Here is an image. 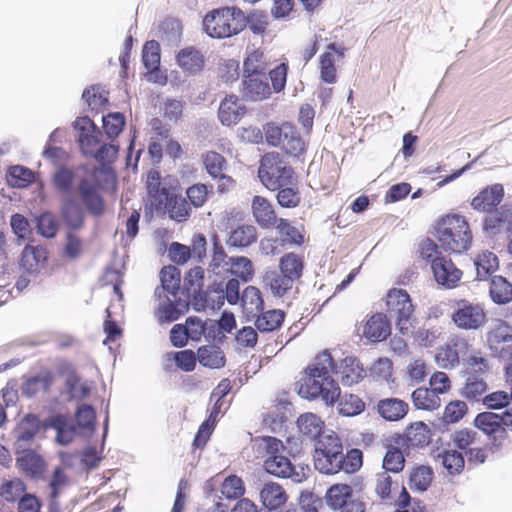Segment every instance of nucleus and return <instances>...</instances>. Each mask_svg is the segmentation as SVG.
Returning a JSON list of instances; mask_svg holds the SVG:
<instances>
[{
  "instance_id": "1",
  "label": "nucleus",
  "mask_w": 512,
  "mask_h": 512,
  "mask_svg": "<svg viewBox=\"0 0 512 512\" xmlns=\"http://www.w3.org/2000/svg\"><path fill=\"white\" fill-rule=\"evenodd\" d=\"M258 458L264 459V469L267 473L290 479L294 483H302L308 477L310 468L308 465H294L290 459L283 455L285 446L275 437H261L253 441Z\"/></svg>"
},
{
  "instance_id": "2",
  "label": "nucleus",
  "mask_w": 512,
  "mask_h": 512,
  "mask_svg": "<svg viewBox=\"0 0 512 512\" xmlns=\"http://www.w3.org/2000/svg\"><path fill=\"white\" fill-rule=\"evenodd\" d=\"M332 370L333 360L328 352L316 356L300 382L299 395L307 399L321 398L326 405H332L340 393L338 384L330 377Z\"/></svg>"
},
{
  "instance_id": "3",
  "label": "nucleus",
  "mask_w": 512,
  "mask_h": 512,
  "mask_svg": "<svg viewBox=\"0 0 512 512\" xmlns=\"http://www.w3.org/2000/svg\"><path fill=\"white\" fill-rule=\"evenodd\" d=\"M435 236L441 248L460 254L471 246L472 234L468 222L460 215H447L436 225Z\"/></svg>"
},
{
  "instance_id": "4",
  "label": "nucleus",
  "mask_w": 512,
  "mask_h": 512,
  "mask_svg": "<svg viewBox=\"0 0 512 512\" xmlns=\"http://www.w3.org/2000/svg\"><path fill=\"white\" fill-rule=\"evenodd\" d=\"M245 27V14L236 7L214 10L203 19V29L212 38H228L240 33Z\"/></svg>"
},
{
  "instance_id": "5",
  "label": "nucleus",
  "mask_w": 512,
  "mask_h": 512,
  "mask_svg": "<svg viewBox=\"0 0 512 512\" xmlns=\"http://www.w3.org/2000/svg\"><path fill=\"white\" fill-rule=\"evenodd\" d=\"M294 170L282 155L277 152H269L262 156L258 170L261 183L269 190L293 184Z\"/></svg>"
},
{
  "instance_id": "6",
  "label": "nucleus",
  "mask_w": 512,
  "mask_h": 512,
  "mask_svg": "<svg viewBox=\"0 0 512 512\" xmlns=\"http://www.w3.org/2000/svg\"><path fill=\"white\" fill-rule=\"evenodd\" d=\"M362 465V453L358 449L343 452H314L315 469L323 474H336L339 471L352 473Z\"/></svg>"
},
{
  "instance_id": "7",
  "label": "nucleus",
  "mask_w": 512,
  "mask_h": 512,
  "mask_svg": "<svg viewBox=\"0 0 512 512\" xmlns=\"http://www.w3.org/2000/svg\"><path fill=\"white\" fill-rule=\"evenodd\" d=\"M386 305L389 315L395 319L396 326L402 334L410 331L414 307L409 294L403 289H391L386 297Z\"/></svg>"
},
{
  "instance_id": "8",
  "label": "nucleus",
  "mask_w": 512,
  "mask_h": 512,
  "mask_svg": "<svg viewBox=\"0 0 512 512\" xmlns=\"http://www.w3.org/2000/svg\"><path fill=\"white\" fill-rule=\"evenodd\" d=\"M486 343L491 355L506 359L512 355V326L503 320L495 321L486 334Z\"/></svg>"
},
{
  "instance_id": "9",
  "label": "nucleus",
  "mask_w": 512,
  "mask_h": 512,
  "mask_svg": "<svg viewBox=\"0 0 512 512\" xmlns=\"http://www.w3.org/2000/svg\"><path fill=\"white\" fill-rule=\"evenodd\" d=\"M452 321L460 329L477 330L485 324L486 313L479 303L463 299L456 302Z\"/></svg>"
},
{
  "instance_id": "10",
  "label": "nucleus",
  "mask_w": 512,
  "mask_h": 512,
  "mask_svg": "<svg viewBox=\"0 0 512 512\" xmlns=\"http://www.w3.org/2000/svg\"><path fill=\"white\" fill-rule=\"evenodd\" d=\"M100 182L95 174H88L80 178L76 185V192L86 209L94 216L104 212V201L100 193Z\"/></svg>"
},
{
  "instance_id": "11",
  "label": "nucleus",
  "mask_w": 512,
  "mask_h": 512,
  "mask_svg": "<svg viewBox=\"0 0 512 512\" xmlns=\"http://www.w3.org/2000/svg\"><path fill=\"white\" fill-rule=\"evenodd\" d=\"M468 341L460 336L452 335L448 342L441 347L435 356L436 362L442 368H453L459 364L468 351Z\"/></svg>"
},
{
  "instance_id": "12",
  "label": "nucleus",
  "mask_w": 512,
  "mask_h": 512,
  "mask_svg": "<svg viewBox=\"0 0 512 512\" xmlns=\"http://www.w3.org/2000/svg\"><path fill=\"white\" fill-rule=\"evenodd\" d=\"M73 126L78 132V142L82 152L85 155L93 154L94 148H96L100 142V130L87 116L77 118Z\"/></svg>"
},
{
  "instance_id": "13",
  "label": "nucleus",
  "mask_w": 512,
  "mask_h": 512,
  "mask_svg": "<svg viewBox=\"0 0 512 512\" xmlns=\"http://www.w3.org/2000/svg\"><path fill=\"white\" fill-rule=\"evenodd\" d=\"M431 270L436 282L448 289L456 287L462 277V271L446 256L433 259Z\"/></svg>"
},
{
  "instance_id": "14",
  "label": "nucleus",
  "mask_w": 512,
  "mask_h": 512,
  "mask_svg": "<svg viewBox=\"0 0 512 512\" xmlns=\"http://www.w3.org/2000/svg\"><path fill=\"white\" fill-rule=\"evenodd\" d=\"M504 198V187L502 184L496 183L482 189L475 197L472 198L470 205L478 212L493 211Z\"/></svg>"
},
{
  "instance_id": "15",
  "label": "nucleus",
  "mask_w": 512,
  "mask_h": 512,
  "mask_svg": "<svg viewBox=\"0 0 512 512\" xmlns=\"http://www.w3.org/2000/svg\"><path fill=\"white\" fill-rule=\"evenodd\" d=\"M241 93L244 99L262 101L271 95L267 76L243 75Z\"/></svg>"
},
{
  "instance_id": "16",
  "label": "nucleus",
  "mask_w": 512,
  "mask_h": 512,
  "mask_svg": "<svg viewBox=\"0 0 512 512\" xmlns=\"http://www.w3.org/2000/svg\"><path fill=\"white\" fill-rule=\"evenodd\" d=\"M430 429L423 422L411 424L403 435H395L391 441L396 445H407L408 447H423L430 442Z\"/></svg>"
},
{
  "instance_id": "17",
  "label": "nucleus",
  "mask_w": 512,
  "mask_h": 512,
  "mask_svg": "<svg viewBox=\"0 0 512 512\" xmlns=\"http://www.w3.org/2000/svg\"><path fill=\"white\" fill-rule=\"evenodd\" d=\"M63 222L72 230L80 229L84 224V208L72 194L63 195L60 207Z\"/></svg>"
},
{
  "instance_id": "18",
  "label": "nucleus",
  "mask_w": 512,
  "mask_h": 512,
  "mask_svg": "<svg viewBox=\"0 0 512 512\" xmlns=\"http://www.w3.org/2000/svg\"><path fill=\"white\" fill-rule=\"evenodd\" d=\"M40 427V420L35 415L29 414L22 419L14 432L17 453L25 452L29 449L30 443L39 432Z\"/></svg>"
},
{
  "instance_id": "19",
  "label": "nucleus",
  "mask_w": 512,
  "mask_h": 512,
  "mask_svg": "<svg viewBox=\"0 0 512 512\" xmlns=\"http://www.w3.org/2000/svg\"><path fill=\"white\" fill-rule=\"evenodd\" d=\"M487 213L483 229L488 236H495L504 230L512 229V210L507 206H501Z\"/></svg>"
},
{
  "instance_id": "20",
  "label": "nucleus",
  "mask_w": 512,
  "mask_h": 512,
  "mask_svg": "<svg viewBox=\"0 0 512 512\" xmlns=\"http://www.w3.org/2000/svg\"><path fill=\"white\" fill-rule=\"evenodd\" d=\"M70 482L63 469L57 467L51 476L48 485L49 512H62L60 497L69 488Z\"/></svg>"
},
{
  "instance_id": "21",
  "label": "nucleus",
  "mask_w": 512,
  "mask_h": 512,
  "mask_svg": "<svg viewBox=\"0 0 512 512\" xmlns=\"http://www.w3.org/2000/svg\"><path fill=\"white\" fill-rule=\"evenodd\" d=\"M252 215L262 229L274 227L279 221L272 203L263 196L256 195L251 203Z\"/></svg>"
},
{
  "instance_id": "22",
  "label": "nucleus",
  "mask_w": 512,
  "mask_h": 512,
  "mask_svg": "<svg viewBox=\"0 0 512 512\" xmlns=\"http://www.w3.org/2000/svg\"><path fill=\"white\" fill-rule=\"evenodd\" d=\"M260 498L264 508L262 510H270L273 512H287L278 510L287 500V495L283 487L275 482L264 484L260 491ZM295 512V509H292Z\"/></svg>"
},
{
  "instance_id": "23",
  "label": "nucleus",
  "mask_w": 512,
  "mask_h": 512,
  "mask_svg": "<svg viewBox=\"0 0 512 512\" xmlns=\"http://www.w3.org/2000/svg\"><path fill=\"white\" fill-rule=\"evenodd\" d=\"M391 333L390 323L382 313L372 315L363 326L362 335L370 342L385 340Z\"/></svg>"
},
{
  "instance_id": "24",
  "label": "nucleus",
  "mask_w": 512,
  "mask_h": 512,
  "mask_svg": "<svg viewBox=\"0 0 512 512\" xmlns=\"http://www.w3.org/2000/svg\"><path fill=\"white\" fill-rule=\"evenodd\" d=\"M336 374L339 375L343 385L352 386L361 381L366 372L358 359L346 357L337 366Z\"/></svg>"
},
{
  "instance_id": "25",
  "label": "nucleus",
  "mask_w": 512,
  "mask_h": 512,
  "mask_svg": "<svg viewBox=\"0 0 512 512\" xmlns=\"http://www.w3.org/2000/svg\"><path fill=\"white\" fill-rule=\"evenodd\" d=\"M245 114V107L242 106L235 95L225 97L218 109V118L225 126L237 124Z\"/></svg>"
},
{
  "instance_id": "26",
  "label": "nucleus",
  "mask_w": 512,
  "mask_h": 512,
  "mask_svg": "<svg viewBox=\"0 0 512 512\" xmlns=\"http://www.w3.org/2000/svg\"><path fill=\"white\" fill-rule=\"evenodd\" d=\"M409 406L399 398L381 399L377 404V412L386 421H399L408 413Z\"/></svg>"
},
{
  "instance_id": "27",
  "label": "nucleus",
  "mask_w": 512,
  "mask_h": 512,
  "mask_svg": "<svg viewBox=\"0 0 512 512\" xmlns=\"http://www.w3.org/2000/svg\"><path fill=\"white\" fill-rule=\"evenodd\" d=\"M177 63L188 74H195L204 66V56L194 47H186L177 54Z\"/></svg>"
},
{
  "instance_id": "28",
  "label": "nucleus",
  "mask_w": 512,
  "mask_h": 512,
  "mask_svg": "<svg viewBox=\"0 0 512 512\" xmlns=\"http://www.w3.org/2000/svg\"><path fill=\"white\" fill-rule=\"evenodd\" d=\"M47 260V251L42 246L27 245L21 255V266L30 274L36 273Z\"/></svg>"
},
{
  "instance_id": "29",
  "label": "nucleus",
  "mask_w": 512,
  "mask_h": 512,
  "mask_svg": "<svg viewBox=\"0 0 512 512\" xmlns=\"http://www.w3.org/2000/svg\"><path fill=\"white\" fill-rule=\"evenodd\" d=\"M257 240V228L252 224H241L233 228L227 240L231 247L245 248Z\"/></svg>"
},
{
  "instance_id": "30",
  "label": "nucleus",
  "mask_w": 512,
  "mask_h": 512,
  "mask_svg": "<svg viewBox=\"0 0 512 512\" xmlns=\"http://www.w3.org/2000/svg\"><path fill=\"white\" fill-rule=\"evenodd\" d=\"M474 424L478 429L489 436L501 433L502 438L507 437L506 429L501 427L499 413H479L474 420Z\"/></svg>"
},
{
  "instance_id": "31",
  "label": "nucleus",
  "mask_w": 512,
  "mask_h": 512,
  "mask_svg": "<svg viewBox=\"0 0 512 512\" xmlns=\"http://www.w3.org/2000/svg\"><path fill=\"white\" fill-rule=\"evenodd\" d=\"M182 35V25L178 19L166 18L159 24L157 36L168 46L177 45Z\"/></svg>"
},
{
  "instance_id": "32",
  "label": "nucleus",
  "mask_w": 512,
  "mask_h": 512,
  "mask_svg": "<svg viewBox=\"0 0 512 512\" xmlns=\"http://www.w3.org/2000/svg\"><path fill=\"white\" fill-rule=\"evenodd\" d=\"M240 301L247 316L256 317L264 309V301L261 292L255 286L246 287Z\"/></svg>"
},
{
  "instance_id": "33",
  "label": "nucleus",
  "mask_w": 512,
  "mask_h": 512,
  "mask_svg": "<svg viewBox=\"0 0 512 512\" xmlns=\"http://www.w3.org/2000/svg\"><path fill=\"white\" fill-rule=\"evenodd\" d=\"M197 359L201 365L211 369H219L225 365L223 351L216 345L201 346L197 350Z\"/></svg>"
},
{
  "instance_id": "34",
  "label": "nucleus",
  "mask_w": 512,
  "mask_h": 512,
  "mask_svg": "<svg viewBox=\"0 0 512 512\" xmlns=\"http://www.w3.org/2000/svg\"><path fill=\"white\" fill-rule=\"evenodd\" d=\"M412 402L416 409L433 411L440 407V397L431 388H417L413 391Z\"/></svg>"
},
{
  "instance_id": "35",
  "label": "nucleus",
  "mask_w": 512,
  "mask_h": 512,
  "mask_svg": "<svg viewBox=\"0 0 512 512\" xmlns=\"http://www.w3.org/2000/svg\"><path fill=\"white\" fill-rule=\"evenodd\" d=\"M299 431L310 439H317L323 432L324 422L314 413H305L297 420Z\"/></svg>"
},
{
  "instance_id": "36",
  "label": "nucleus",
  "mask_w": 512,
  "mask_h": 512,
  "mask_svg": "<svg viewBox=\"0 0 512 512\" xmlns=\"http://www.w3.org/2000/svg\"><path fill=\"white\" fill-rule=\"evenodd\" d=\"M269 61L261 50L251 52L243 62V75L267 76Z\"/></svg>"
},
{
  "instance_id": "37",
  "label": "nucleus",
  "mask_w": 512,
  "mask_h": 512,
  "mask_svg": "<svg viewBox=\"0 0 512 512\" xmlns=\"http://www.w3.org/2000/svg\"><path fill=\"white\" fill-rule=\"evenodd\" d=\"M161 290L156 289L155 294L161 298L162 292H167L173 296H176L180 288V272L174 266H166L161 270Z\"/></svg>"
},
{
  "instance_id": "38",
  "label": "nucleus",
  "mask_w": 512,
  "mask_h": 512,
  "mask_svg": "<svg viewBox=\"0 0 512 512\" xmlns=\"http://www.w3.org/2000/svg\"><path fill=\"white\" fill-rule=\"evenodd\" d=\"M214 292L217 294V303L216 307L219 309L224 304V300L226 299L230 305L237 304L240 297V283L236 278H232L227 281L224 287L221 284L214 289ZM215 308V304L212 306Z\"/></svg>"
},
{
  "instance_id": "39",
  "label": "nucleus",
  "mask_w": 512,
  "mask_h": 512,
  "mask_svg": "<svg viewBox=\"0 0 512 512\" xmlns=\"http://www.w3.org/2000/svg\"><path fill=\"white\" fill-rule=\"evenodd\" d=\"M489 292L496 304H506L512 300V284L502 276L492 278Z\"/></svg>"
},
{
  "instance_id": "40",
  "label": "nucleus",
  "mask_w": 512,
  "mask_h": 512,
  "mask_svg": "<svg viewBox=\"0 0 512 512\" xmlns=\"http://www.w3.org/2000/svg\"><path fill=\"white\" fill-rule=\"evenodd\" d=\"M255 326L260 332H271L279 328L284 321V312L281 310H270L261 312L256 316Z\"/></svg>"
},
{
  "instance_id": "41",
  "label": "nucleus",
  "mask_w": 512,
  "mask_h": 512,
  "mask_svg": "<svg viewBox=\"0 0 512 512\" xmlns=\"http://www.w3.org/2000/svg\"><path fill=\"white\" fill-rule=\"evenodd\" d=\"M391 444L387 446L386 454L383 458L384 472L399 473L405 465V457L399 446L390 440Z\"/></svg>"
},
{
  "instance_id": "42",
  "label": "nucleus",
  "mask_w": 512,
  "mask_h": 512,
  "mask_svg": "<svg viewBox=\"0 0 512 512\" xmlns=\"http://www.w3.org/2000/svg\"><path fill=\"white\" fill-rule=\"evenodd\" d=\"M478 280H486L492 273H494L499 266L497 256L490 252L484 251L478 255L475 260Z\"/></svg>"
},
{
  "instance_id": "43",
  "label": "nucleus",
  "mask_w": 512,
  "mask_h": 512,
  "mask_svg": "<svg viewBox=\"0 0 512 512\" xmlns=\"http://www.w3.org/2000/svg\"><path fill=\"white\" fill-rule=\"evenodd\" d=\"M264 282L269 286L272 294L276 297H282L293 286V282L287 275L278 272H269L264 278Z\"/></svg>"
},
{
  "instance_id": "44",
  "label": "nucleus",
  "mask_w": 512,
  "mask_h": 512,
  "mask_svg": "<svg viewBox=\"0 0 512 512\" xmlns=\"http://www.w3.org/2000/svg\"><path fill=\"white\" fill-rule=\"evenodd\" d=\"M280 271L292 281L299 279L303 271V260L295 253H287L280 259Z\"/></svg>"
},
{
  "instance_id": "45",
  "label": "nucleus",
  "mask_w": 512,
  "mask_h": 512,
  "mask_svg": "<svg viewBox=\"0 0 512 512\" xmlns=\"http://www.w3.org/2000/svg\"><path fill=\"white\" fill-rule=\"evenodd\" d=\"M338 400V411L341 415L351 417L360 414L365 409V403L357 395L344 394Z\"/></svg>"
},
{
  "instance_id": "46",
  "label": "nucleus",
  "mask_w": 512,
  "mask_h": 512,
  "mask_svg": "<svg viewBox=\"0 0 512 512\" xmlns=\"http://www.w3.org/2000/svg\"><path fill=\"white\" fill-rule=\"evenodd\" d=\"M351 495V487L346 484L334 485L326 493V503L333 509H342L348 505L347 499Z\"/></svg>"
},
{
  "instance_id": "47",
  "label": "nucleus",
  "mask_w": 512,
  "mask_h": 512,
  "mask_svg": "<svg viewBox=\"0 0 512 512\" xmlns=\"http://www.w3.org/2000/svg\"><path fill=\"white\" fill-rule=\"evenodd\" d=\"M436 461L440 463L449 474L459 473L464 468V457L456 450H447L439 453Z\"/></svg>"
},
{
  "instance_id": "48",
  "label": "nucleus",
  "mask_w": 512,
  "mask_h": 512,
  "mask_svg": "<svg viewBox=\"0 0 512 512\" xmlns=\"http://www.w3.org/2000/svg\"><path fill=\"white\" fill-rule=\"evenodd\" d=\"M230 272L231 274L239 277L244 282L252 280L254 275V268L252 261L244 256H237L230 258Z\"/></svg>"
},
{
  "instance_id": "49",
  "label": "nucleus",
  "mask_w": 512,
  "mask_h": 512,
  "mask_svg": "<svg viewBox=\"0 0 512 512\" xmlns=\"http://www.w3.org/2000/svg\"><path fill=\"white\" fill-rule=\"evenodd\" d=\"M343 452V445L334 431L323 432L315 442L314 452Z\"/></svg>"
},
{
  "instance_id": "50",
  "label": "nucleus",
  "mask_w": 512,
  "mask_h": 512,
  "mask_svg": "<svg viewBox=\"0 0 512 512\" xmlns=\"http://www.w3.org/2000/svg\"><path fill=\"white\" fill-rule=\"evenodd\" d=\"M51 427L57 432L56 441L60 445H68L75 436V429L63 416H56L51 420Z\"/></svg>"
},
{
  "instance_id": "51",
  "label": "nucleus",
  "mask_w": 512,
  "mask_h": 512,
  "mask_svg": "<svg viewBox=\"0 0 512 512\" xmlns=\"http://www.w3.org/2000/svg\"><path fill=\"white\" fill-rule=\"evenodd\" d=\"M213 241V251H212V259L209 265V271L214 274L219 273V268H228L230 265V258L226 254L224 247L222 246L217 235H214L212 238Z\"/></svg>"
},
{
  "instance_id": "52",
  "label": "nucleus",
  "mask_w": 512,
  "mask_h": 512,
  "mask_svg": "<svg viewBox=\"0 0 512 512\" xmlns=\"http://www.w3.org/2000/svg\"><path fill=\"white\" fill-rule=\"evenodd\" d=\"M75 180V172L67 167H59L53 174V184L55 188L64 193V195L70 194Z\"/></svg>"
},
{
  "instance_id": "53",
  "label": "nucleus",
  "mask_w": 512,
  "mask_h": 512,
  "mask_svg": "<svg viewBox=\"0 0 512 512\" xmlns=\"http://www.w3.org/2000/svg\"><path fill=\"white\" fill-rule=\"evenodd\" d=\"M34 179V173L24 166H13L9 169L7 181L9 185L17 188L28 186Z\"/></svg>"
},
{
  "instance_id": "54",
  "label": "nucleus",
  "mask_w": 512,
  "mask_h": 512,
  "mask_svg": "<svg viewBox=\"0 0 512 512\" xmlns=\"http://www.w3.org/2000/svg\"><path fill=\"white\" fill-rule=\"evenodd\" d=\"M22 453L23 455L17 459L19 468L31 476L38 474L43 467L42 458L30 449Z\"/></svg>"
},
{
  "instance_id": "55",
  "label": "nucleus",
  "mask_w": 512,
  "mask_h": 512,
  "mask_svg": "<svg viewBox=\"0 0 512 512\" xmlns=\"http://www.w3.org/2000/svg\"><path fill=\"white\" fill-rule=\"evenodd\" d=\"M280 147L293 157L301 156L306 150L305 142L292 126L291 133H287V137L283 138V143Z\"/></svg>"
},
{
  "instance_id": "56",
  "label": "nucleus",
  "mask_w": 512,
  "mask_h": 512,
  "mask_svg": "<svg viewBox=\"0 0 512 512\" xmlns=\"http://www.w3.org/2000/svg\"><path fill=\"white\" fill-rule=\"evenodd\" d=\"M221 493L226 499H238L245 493L242 479L236 475H229L221 485Z\"/></svg>"
},
{
  "instance_id": "57",
  "label": "nucleus",
  "mask_w": 512,
  "mask_h": 512,
  "mask_svg": "<svg viewBox=\"0 0 512 512\" xmlns=\"http://www.w3.org/2000/svg\"><path fill=\"white\" fill-rule=\"evenodd\" d=\"M142 61L147 70H155L160 65L159 43L155 40L147 41L142 50Z\"/></svg>"
},
{
  "instance_id": "58",
  "label": "nucleus",
  "mask_w": 512,
  "mask_h": 512,
  "mask_svg": "<svg viewBox=\"0 0 512 512\" xmlns=\"http://www.w3.org/2000/svg\"><path fill=\"white\" fill-rule=\"evenodd\" d=\"M432 480V471L427 466L417 467L410 476V488L424 492L428 489Z\"/></svg>"
},
{
  "instance_id": "59",
  "label": "nucleus",
  "mask_w": 512,
  "mask_h": 512,
  "mask_svg": "<svg viewBox=\"0 0 512 512\" xmlns=\"http://www.w3.org/2000/svg\"><path fill=\"white\" fill-rule=\"evenodd\" d=\"M486 390V382L483 379L472 376L467 379L461 394L466 399L478 401L480 397L486 392Z\"/></svg>"
},
{
  "instance_id": "60",
  "label": "nucleus",
  "mask_w": 512,
  "mask_h": 512,
  "mask_svg": "<svg viewBox=\"0 0 512 512\" xmlns=\"http://www.w3.org/2000/svg\"><path fill=\"white\" fill-rule=\"evenodd\" d=\"M125 119L119 112L110 113L103 117V128L110 139H115L123 130Z\"/></svg>"
},
{
  "instance_id": "61",
  "label": "nucleus",
  "mask_w": 512,
  "mask_h": 512,
  "mask_svg": "<svg viewBox=\"0 0 512 512\" xmlns=\"http://www.w3.org/2000/svg\"><path fill=\"white\" fill-rule=\"evenodd\" d=\"M264 132L268 144L275 147L281 146L283 143V138L287 137V133H291V125L287 123L283 124L282 126L267 124Z\"/></svg>"
},
{
  "instance_id": "62",
  "label": "nucleus",
  "mask_w": 512,
  "mask_h": 512,
  "mask_svg": "<svg viewBox=\"0 0 512 512\" xmlns=\"http://www.w3.org/2000/svg\"><path fill=\"white\" fill-rule=\"evenodd\" d=\"M203 163L208 174L213 178H217L222 173L226 160L221 154L209 151L203 155Z\"/></svg>"
},
{
  "instance_id": "63",
  "label": "nucleus",
  "mask_w": 512,
  "mask_h": 512,
  "mask_svg": "<svg viewBox=\"0 0 512 512\" xmlns=\"http://www.w3.org/2000/svg\"><path fill=\"white\" fill-rule=\"evenodd\" d=\"M36 224L38 232L46 238H53L57 234L58 223L50 212H45L37 217Z\"/></svg>"
},
{
  "instance_id": "64",
  "label": "nucleus",
  "mask_w": 512,
  "mask_h": 512,
  "mask_svg": "<svg viewBox=\"0 0 512 512\" xmlns=\"http://www.w3.org/2000/svg\"><path fill=\"white\" fill-rule=\"evenodd\" d=\"M277 202L281 207L284 208H295L301 201L300 193L296 188L291 185L286 187L278 188Z\"/></svg>"
}]
</instances>
